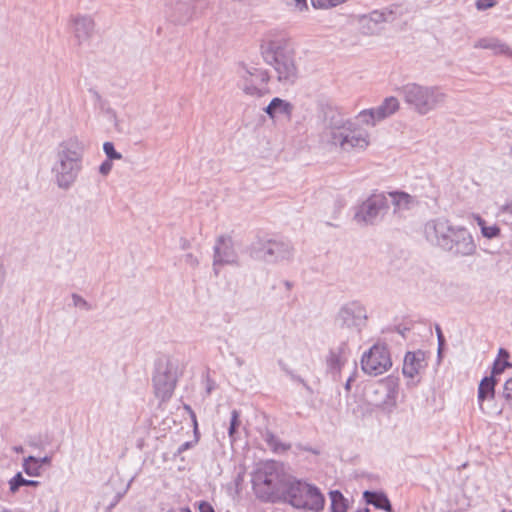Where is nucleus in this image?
I'll return each instance as SVG.
<instances>
[{
	"label": "nucleus",
	"mask_w": 512,
	"mask_h": 512,
	"mask_svg": "<svg viewBox=\"0 0 512 512\" xmlns=\"http://www.w3.org/2000/svg\"><path fill=\"white\" fill-rule=\"evenodd\" d=\"M37 461L39 463L40 468L42 469L43 465H48V464L51 463V457L45 456V457H42V458H37Z\"/></svg>",
	"instance_id": "a18cd8bd"
},
{
	"label": "nucleus",
	"mask_w": 512,
	"mask_h": 512,
	"mask_svg": "<svg viewBox=\"0 0 512 512\" xmlns=\"http://www.w3.org/2000/svg\"><path fill=\"white\" fill-rule=\"evenodd\" d=\"M192 0H170L166 4V17L173 23H187L193 13L191 7Z\"/></svg>",
	"instance_id": "6ab92c4d"
},
{
	"label": "nucleus",
	"mask_w": 512,
	"mask_h": 512,
	"mask_svg": "<svg viewBox=\"0 0 512 512\" xmlns=\"http://www.w3.org/2000/svg\"><path fill=\"white\" fill-rule=\"evenodd\" d=\"M363 496L365 501L368 504L373 505L375 508L382 509L386 512L392 511L391 503L384 493L375 491H365Z\"/></svg>",
	"instance_id": "bb28decb"
},
{
	"label": "nucleus",
	"mask_w": 512,
	"mask_h": 512,
	"mask_svg": "<svg viewBox=\"0 0 512 512\" xmlns=\"http://www.w3.org/2000/svg\"><path fill=\"white\" fill-rule=\"evenodd\" d=\"M265 441L274 452H284L290 448L289 444L281 443L271 432L265 434Z\"/></svg>",
	"instance_id": "473e14b6"
},
{
	"label": "nucleus",
	"mask_w": 512,
	"mask_h": 512,
	"mask_svg": "<svg viewBox=\"0 0 512 512\" xmlns=\"http://www.w3.org/2000/svg\"><path fill=\"white\" fill-rule=\"evenodd\" d=\"M301 383H303V386L306 387V389H309V386H307V384L304 383V380H301Z\"/></svg>",
	"instance_id": "13d9d810"
},
{
	"label": "nucleus",
	"mask_w": 512,
	"mask_h": 512,
	"mask_svg": "<svg viewBox=\"0 0 512 512\" xmlns=\"http://www.w3.org/2000/svg\"><path fill=\"white\" fill-rule=\"evenodd\" d=\"M73 34L79 43L88 40L94 30V21L89 16H76L72 19Z\"/></svg>",
	"instance_id": "5701e85b"
},
{
	"label": "nucleus",
	"mask_w": 512,
	"mask_h": 512,
	"mask_svg": "<svg viewBox=\"0 0 512 512\" xmlns=\"http://www.w3.org/2000/svg\"><path fill=\"white\" fill-rule=\"evenodd\" d=\"M477 224L481 229L483 237L487 239H493L500 235V228L496 224L488 225L481 217H477Z\"/></svg>",
	"instance_id": "2f4dec72"
},
{
	"label": "nucleus",
	"mask_w": 512,
	"mask_h": 512,
	"mask_svg": "<svg viewBox=\"0 0 512 512\" xmlns=\"http://www.w3.org/2000/svg\"><path fill=\"white\" fill-rule=\"evenodd\" d=\"M241 425L240 412L236 409L231 412L230 424L228 427V436L231 444H233L239 437V427Z\"/></svg>",
	"instance_id": "cd10ccee"
},
{
	"label": "nucleus",
	"mask_w": 512,
	"mask_h": 512,
	"mask_svg": "<svg viewBox=\"0 0 512 512\" xmlns=\"http://www.w3.org/2000/svg\"><path fill=\"white\" fill-rule=\"evenodd\" d=\"M282 501L289 503L296 509L311 512H322L325 505V497L318 487L298 480L293 476Z\"/></svg>",
	"instance_id": "423d86ee"
},
{
	"label": "nucleus",
	"mask_w": 512,
	"mask_h": 512,
	"mask_svg": "<svg viewBox=\"0 0 512 512\" xmlns=\"http://www.w3.org/2000/svg\"><path fill=\"white\" fill-rule=\"evenodd\" d=\"M301 383H303V386L306 387V389H309V386H307V384L304 383V380H301Z\"/></svg>",
	"instance_id": "680f3d73"
},
{
	"label": "nucleus",
	"mask_w": 512,
	"mask_h": 512,
	"mask_svg": "<svg viewBox=\"0 0 512 512\" xmlns=\"http://www.w3.org/2000/svg\"><path fill=\"white\" fill-rule=\"evenodd\" d=\"M495 4L496 2L494 0H477L476 8L478 10H486L488 8L495 6Z\"/></svg>",
	"instance_id": "58836bf2"
},
{
	"label": "nucleus",
	"mask_w": 512,
	"mask_h": 512,
	"mask_svg": "<svg viewBox=\"0 0 512 512\" xmlns=\"http://www.w3.org/2000/svg\"><path fill=\"white\" fill-rule=\"evenodd\" d=\"M112 169V163H111V160H106L104 161L100 166H99V172L102 174V175H107Z\"/></svg>",
	"instance_id": "a19ab883"
},
{
	"label": "nucleus",
	"mask_w": 512,
	"mask_h": 512,
	"mask_svg": "<svg viewBox=\"0 0 512 512\" xmlns=\"http://www.w3.org/2000/svg\"><path fill=\"white\" fill-rule=\"evenodd\" d=\"M301 383H303V386L306 387V389H309V386H307V384L304 383V380H301Z\"/></svg>",
	"instance_id": "052dcab7"
},
{
	"label": "nucleus",
	"mask_w": 512,
	"mask_h": 512,
	"mask_svg": "<svg viewBox=\"0 0 512 512\" xmlns=\"http://www.w3.org/2000/svg\"><path fill=\"white\" fill-rule=\"evenodd\" d=\"M29 445H30L31 447H34V448H38V447H39L38 443H37L36 441H32V440H31V441H29Z\"/></svg>",
	"instance_id": "6e6d98bb"
},
{
	"label": "nucleus",
	"mask_w": 512,
	"mask_h": 512,
	"mask_svg": "<svg viewBox=\"0 0 512 512\" xmlns=\"http://www.w3.org/2000/svg\"><path fill=\"white\" fill-rule=\"evenodd\" d=\"M168 512H191L189 508L171 509Z\"/></svg>",
	"instance_id": "3c124183"
},
{
	"label": "nucleus",
	"mask_w": 512,
	"mask_h": 512,
	"mask_svg": "<svg viewBox=\"0 0 512 512\" xmlns=\"http://www.w3.org/2000/svg\"><path fill=\"white\" fill-rule=\"evenodd\" d=\"M453 226L445 218L429 220L424 225V235L428 242L443 249L449 243V235L453 232Z\"/></svg>",
	"instance_id": "2eb2a0df"
},
{
	"label": "nucleus",
	"mask_w": 512,
	"mask_h": 512,
	"mask_svg": "<svg viewBox=\"0 0 512 512\" xmlns=\"http://www.w3.org/2000/svg\"><path fill=\"white\" fill-rule=\"evenodd\" d=\"M190 447V443L189 442H185L183 443L179 448H178V452L181 453L183 451H185L186 449H188Z\"/></svg>",
	"instance_id": "09e8293b"
},
{
	"label": "nucleus",
	"mask_w": 512,
	"mask_h": 512,
	"mask_svg": "<svg viewBox=\"0 0 512 512\" xmlns=\"http://www.w3.org/2000/svg\"><path fill=\"white\" fill-rule=\"evenodd\" d=\"M264 110L270 118H275L278 115H284L290 118L293 111V105L290 102L275 97Z\"/></svg>",
	"instance_id": "b1692460"
},
{
	"label": "nucleus",
	"mask_w": 512,
	"mask_h": 512,
	"mask_svg": "<svg viewBox=\"0 0 512 512\" xmlns=\"http://www.w3.org/2000/svg\"><path fill=\"white\" fill-rule=\"evenodd\" d=\"M394 20V12L388 8L373 10L368 14L357 16L360 32L365 36L378 35L382 31V24Z\"/></svg>",
	"instance_id": "4468645a"
},
{
	"label": "nucleus",
	"mask_w": 512,
	"mask_h": 512,
	"mask_svg": "<svg viewBox=\"0 0 512 512\" xmlns=\"http://www.w3.org/2000/svg\"><path fill=\"white\" fill-rule=\"evenodd\" d=\"M346 1L347 0H311V4L315 9H329L345 3Z\"/></svg>",
	"instance_id": "72a5a7b5"
},
{
	"label": "nucleus",
	"mask_w": 512,
	"mask_h": 512,
	"mask_svg": "<svg viewBox=\"0 0 512 512\" xmlns=\"http://www.w3.org/2000/svg\"><path fill=\"white\" fill-rule=\"evenodd\" d=\"M284 464L265 461L256 465L252 473V488L258 499L264 502H281L291 481Z\"/></svg>",
	"instance_id": "7ed1b4c3"
},
{
	"label": "nucleus",
	"mask_w": 512,
	"mask_h": 512,
	"mask_svg": "<svg viewBox=\"0 0 512 512\" xmlns=\"http://www.w3.org/2000/svg\"><path fill=\"white\" fill-rule=\"evenodd\" d=\"M185 261L191 266H196L198 264L197 258L191 253L185 256Z\"/></svg>",
	"instance_id": "37998d69"
},
{
	"label": "nucleus",
	"mask_w": 512,
	"mask_h": 512,
	"mask_svg": "<svg viewBox=\"0 0 512 512\" xmlns=\"http://www.w3.org/2000/svg\"><path fill=\"white\" fill-rule=\"evenodd\" d=\"M405 104L415 113L424 116L443 106L447 94L437 85H421L411 82L398 89Z\"/></svg>",
	"instance_id": "39448f33"
},
{
	"label": "nucleus",
	"mask_w": 512,
	"mask_h": 512,
	"mask_svg": "<svg viewBox=\"0 0 512 512\" xmlns=\"http://www.w3.org/2000/svg\"><path fill=\"white\" fill-rule=\"evenodd\" d=\"M425 365V353L423 351L407 352L404 358L402 372L404 376L413 379Z\"/></svg>",
	"instance_id": "412c9836"
},
{
	"label": "nucleus",
	"mask_w": 512,
	"mask_h": 512,
	"mask_svg": "<svg viewBox=\"0 0 512 512\" xmlns=\"http://www.w3.org/2000/svg\"><path fill=\"white\" fill-rule=\"evenodd\" d=\"M103 150L108 160H120L122 158V155L115 150L112 142H105L103 144Z\"/></svg>",
	"instance_id": "f704fd0d"
},
{
	"label": "nucleus",
	"mask_w": 512,
	"mask_h": 512,
	"mask_svg": "<svg viewBox=\"0 0 512 512\" xmlns=\"http://www.w3.org/2000/svg\"><path fill=\"white\" fill-rule=\"evenodd\" d=\"M1 512H10V511H8V510H2Z\"/></svg>",
	"instance_id": "e2e57ef3"
},
{
	"label": "nucleus",
	"mask_w": 512,
	"mask_h": 512,
	"mask_svg": "<svg viewBox=\"0 0 512 512\" xmlns=\"http://www.w3.org/2000/svg\"><path fill=\"white\" fill-rule=\"evenodd\" d=\"M331 499L330 512H346V500L338 490H333L329 493Z\"/></svg>",
	"instance_id": "c756f323"
},
{
	"label": "nucleus",
	"mask_w": 512,
	"mask_h": 512,
	"mask_svg": "<svg viewBox=\"0 0 512 512\" xmlns=\"http://www.w3.org/2000/svg\"><path fill=\"white\" fill-rule=\"evenodd\" d=\"M238 74L242 79V89L246 94L261 97L267 92L265 85L269 80V75L266 70L241 65Z\"/></svg>",
	"instance_id": "ddd939ff"
},
{
	"label": "nucleus",
	"mask_w": 512,
	"mask_h": 512,
	"mask_svg": "<svg viewBox=\"0 0 512 512\" xmlns=\"http://www.w3.org/2000/svg\"><path fill=\"white\" fill-rule=\"evenodd\" d=\"M503 397L512 406V378L508 379L504 384Z\"/></svg>",
	"instance_id": "4c0bfd02"
},
{
	"label": "nucleus",
	"mask_w": 512,
	"mask_h": 512,
	"mask_svg": "<svg viewBox=\"0 0 512 512\" xmlns=\"http://www.w3.org/2000/svg\"><path fill=\"white\" fill-rule=\"evenodd\" d=\"M353 381H354V374H353V375H351V376L347 379V381H346V383H345V390H346V391H350V389H351V384H352V382H353Z\"/></svg>",
	"instance_id": "49530a36"
},
{
	"label": "nucleus",
	"mask_w": 512,
	"mask_h": 512,
	"mask_svg": "<svg viewBox=\"0 0 512 512\" xmlns=\"http://www.w3.org/2000/svg\"><path fill=\"white\" fill-rule=\"evenodd\" d=\"M436 333H437V339H438V356L441 357L442 349L445 343V338L442 334L441 328L439 326H436Z\"/></svg>",
	"instance_id": "ea45409f"
},
{
	"label": "nucleus",
	"mask_w": 512,
	"mask_h": 512,
	"mask_svg": "<svg viewBox=\"0 0 512 512\" xmlns=\"http://www.w3.org/2000/svg\"><path fill=\"white\" fill-rule=\"evenodd\" d=\"M356 512H370V510L368 508H364V509H359Z\"/></svg>",
	"instance_id": "4d7b16f0"
},
{
	"label": "nucleus",
	"mask_w": 512,
	"mask_h": 512,
	"mask_svg": "<svg viewBox=\"0 0 512 512\" xmlns=\"http://www.w3.org/2000/svg\"><path fill=\"white\" fill-rule=\"evenodd\" d=\"M449 243L444 250L450 251L455 255L470 256L476 251L472 235L469 231L461 226H455L451 235H449Z\"/></svg>",
	"instance_id": "dca6fc26"
},
{
	"label": "nucleus",
	"mask_w": 512,
	"mask_h": 512,
	"mask_svg": "<svg viewBox=\"0 0 512 512\" xmlns=\"http://www.w3.org/2000/svg\"><path fill=\"white\" fill-rule=\"evenodd\" d=\"M400 108L399 100L396 97L390 96L384 99V101L376 108H373L378 120L382 121L393 114H395Z\"/></svg>",
	"instance_id": "393cba45"
},
{
	"label": "nucleus",
	"mask_w": 512,
	"mask_h": 512,
	"mask_svg": "<svg viewBox=\"0 0 512 512\" xmlns=\"http://www.w3.org/2000/svg\"><path fill=\"white\" fill-rule=\"evenodd\" d=\"M509 366H510L509 362H507V361L501 362L499 359H496L493 364V367H492L491 376H493L495 378L496 375H500L501 373H503L505 368L509 367Z\"/></svg>",
	"instance_id": "e433bc0d"
},
{
	"label": "nucleus",
	"mask_w": 512,
	"mask_h": 512,
	"mask_svg": "<svg viewBox=\"0 0 512 512\" xmlns=\"http://www.w3.org/2000/svg\"><path fill=\"white\" fill-rule=\"evenodd\" d=\"M199 511L200 512H215L212 505L205 501L200 502Z\"/></svg>",
	"instance_id": "79ce46f5"
},
{
	"label": "nucleus",
	"mask_w": 512,
	"mask_h": 512,
	"mask_svg": "<svg viewBox=\"0 0 512 512\" xmlns=\"http://www.w3.org/2000/svg\"><path fill=\"white\" fill-rule=\"evenodd\" d=\"M90 92L93 94V96L96 99H100V95H99V93L96 90L90 89Z\"/></svg>",
	"instance_id": "864d4df0"
},
{
	"label": "nucleus",
	"mask_w": 512,
	"mask_h": 512,
	"mask_svg": "<svg viewBox=\"0 0 512 512\" xmlns=\"http://www.w3.org/2000/svg\"><path fill=\"white\" fill-rule=\"evenodd\" d=\"M284 285L287 290H290L292 288V283L290 281H284Z\"/></svg>",
	"instance_id": "5fc2aeb1"
},
{
	"label": "nucleus",
	"mask_w": 512,
	"mask_h": 512,
	"mask_svg": "<svg viewBox=\"0 0 512 512\" xmlns=\"http://www.w3.org/2000/svg\"><path fill=\"white\" fill-rule=\"evenodd\" d=\"M349 348L347 343L342 342L339 346L333 348L327 357V367L334 373L339 374L344 364L347 362Z\"/></svg>",
	"instance_id": "4be33fe9"
},
{
	"label": "nucleus",
	"mask_w": 512,
	"mask_h": 512,
	"mask_svg": "<svg viewBox=\"0 0 512 512\" xmlns=\"http://www.w3.org/2000/svg\"><path fill=\"white\" fill-rule=\"evenodd\" d=\"M388 208L389 200L386 194H373L358 207L354 218L358 223L374 224Z\"/></svg>",
	"instance_id": "9b49d317"
},
{
	"label": "nucleus",
	"mask_w": 512,
	"mask_h": 512,
	"mask_svg": "<svg viewBox=\"0 0 512 512\" xmlns=\"http://www.w3.org/2000/svg\"><path fill=\"white\" fill-rule=\"evenodd\" d=\"M387 198H390L389 203L393 206V214L396 217H405L406 212L415 209L419 205V201L415 196H412L404 191L389 192Z\"/></svg>",
	"instance_id": "a211bd4d"
},
{
	"label": "nucleus",
	"mask_w": 512,
	"mask_h": 512,
	"mask_svg": "<svg viewBox=\"0 0 512 512\" xmlns=\"http://www.w3.org/2000/svg\"><path fill=\"white\" fill-rule=\"evenodd\" d=\"M178 380V365L170 359H161L156 364L153 376V388L156 398L168 401L174 392Z\"/></svg>",
	"instance_id": "0eeeda50"
},
{
	"label": "nucleus",
	"mask_w": 512,
	"mask_h": 512,
	"mask_svg": "<svg viewBox=\"0 0 512 512\" xmlns=\"http://www.w3.org/2000/svg\"><path fill=\"white\" fill-rule=\"evenodd\" d=\"M474 48L490 50L494 55H504L512 58V48L497 37L487 36L479 38L474 43Z\"/></svg>",
	"instance_id": "aec40b11"
},
{
	"label": "nucleus",
	"mask_w": 512,
	"mask_h": 512,
	"mask_svg": "<svg viewBox=\"0 0 512 512\" xmlns=\"http://www.w3.org/2000/svg\"><path fill=\"white\" fill-rule=\"evenodd\" d=\"M398 383L394 378H386L375 383L369 391L370 402L385 413H392L397 406Z\"/></svg>",
	"instance_id": "1a4fd4ad"
},
{
	"label": "nucleus",
	"mask_w": 512,
	"mask_h": 512,
	"mask_svg": "<svg viewBox=\"0 0 512 512\" xmlns=\"http://www.w3.org/2000/svg\"><path fill=\"white\" fill-rule=\"evenodd\" d=\"M264 61L271 65L279 82L293 84L298 77L295 51L291 42L283 36L267 37L260 46Z\"/></svg>",
	"instance_id": "20e7f679"
},
{
	"label": "nucleus",
	"mask_w": 512,
	"mask_h": 512,
	"mask_svg": "<svg viewBox=\"0 0 512 512\" xmlns=\"http://www.w3.org/2000/svg\"><path fill=\"white\" fill-rule=\"evenodd\" d=\"M253 256L266 263H279L291 259L293 249L286 241L270 239L259 242V247L254 248Z\"/></svg>",
	"instance_id": "f8f14e48"
},
{
	"label": "nucleus",
	"mask_w": 512,
	"mask_h": 512,
	"mask_svg": "<svg viewBox=\"0 0 512 512\" xmlns=\"http://www.w3.org/2000/svg\"><path fill=\"white\" fill-rule=\"evenodd\" d=\"M499 357L506 359L509 357V353L504 348H500L499 349Z\"/></svg>",
	"instance_id": "de8ad7c7"
},
{
	"label": "nucleus",
	"mask_w": 512,
	"mask_h": 512,
	"mask_svg": "<svg viewBox=\"0 0 512 512\" xmlns=\"http://www.w3.org/2000/svg\"><path fill=\"white\" fill-rule=\"evenodd\" d=\"M72 301L75 307H79L86 311L91 310V305L82 296L76 293L72 294Z\"/></svg>",
	"instance_id": "c9c22d12"
},
{
	"label": "nucleus",
	"mask_w": 512,
	"mask_h": 512,
	"mask_svg": "<svg viewBox=\"0 0 512 512\" xmlns=\"http://www.w3.org/2000/svg\"><path fill=\"white\" fill-rule=\"evenodd\" d=\"M185 409L190 412L194 424L197 425L196 416H195L194 412L191 410V408L189 406H185Z\"/></svg>",
	"instance_id": "8fccbe9b"
},
{
	"label": "nucleus",
	"mask_w": 512,
	"mask_h": 512,
	"mask_svg": "<svg viewBox=\"0 0 512 512\" xmlns=\"http://www.w3.org/2000/svg\"><path fill=\"white\" fill-rule=\"evenodd\" d=\"M496 379L493 376L484 377L478 387V402L483 409V402L487 399H493L495 394Z\"/></svg>",
	"instance_id": "a878e982"
},
{
	"label": "nucleus",
	"mask_w": 512,
	"mask_h": 512,
	"mask_svg": "<svg viewBox=\"0 0 512 512\" xmlns=\"http://www.w3.org/2000/svg\"><path fill=\"white\" fill-rule=\"evenodd\" d=\"M13 450L16 452V453H22L23 452V447L22 446H15L13 448Z\"/></svg>",
	"instance_id": "603ef678"
},
{
	"label": "nucleus",
	"mask_w": 512,
	"mask_h": 512,
	"mask_svg": "<svg viewBox=\"0 0 512 512\" xmlns=\"http://www.w3.org/2000/svg\"><path fill=\"white\" fill-rule=\"evenodd\" d=\"M378 122L380 120L377 119L373 108L361 111L356 116V122H351L335 113L329 118L324 133L332 144L339 146L344 151L362 150L370 144V135L357 125L361 123L375 126Z\"/></svg>",
	"instance_id": "f257e3e1"
},
{
	"label": "nucleus",
	"mask_w": 512,
	"mask_h": 512,
	"mask_svg": "<svg viewBox=\"0 0 512 512\" xmlns=\"http://www.w3.org/2000/svg\"><path fill=\"white\" fill-rule=\"evenodd\" d=\"M301 383H303V386L306 387V389H309V386H307V384L304 383V380H301Z\"/></svg>",
	"instance_id": "bf43d9fd"
},
{
	"label": "nucleus",
	"mask_w": 512,
	"mask_h": 512,
	"mask_svg": "<svg viewBox=\"0 0 512 512\" xmlns=\"http://www.w3.org/2000/svg\"><path fill=\"white\" fill-rule=\"evenodd\" d=\"M392 366L390 352L387 346L373 345L361 357V369L370 376H378L388 371Z\"/></svg>",
	"instance_id": "9d476101"
},
{
	"label": "nucleus",
	"mask_w": 512,
	"mask_h": 512,
	"mask_svg": "<svg viewBox=\"0 0 512 512\" xmlns=\"http://www.w3.org/2000/svg\"><path fill=\"white\" fill-rule=\"evenodd\" d=\"M237 254L232 246L230 238L221 236L217 239L214 246L213 270L216 275L219 274L218 266L225 264H236Z\"/></svg>",
	"instance_id": "f3484780"
},
{
	"label": "nucleus",
	"mask_w": 512,
	"mask_h": 512,
	"mask_svg": "<svg viewBox=\"0 0 512 512\" xmlns=\"http://www.w3.org/2000/svg\"><path fill=\"white\" fill-rule=\"evenodd\" d=\"M85 151V143L76 136L69 137L58 144L52 166L58 188L68 190L76 183L83 168Z\"/></svg>",
	"instance_id": "f03ea898"
},
{
	"label": "nucleus",
	"mask_w": 512,
	"mask_h": 512,
	"mask_svg": "<svg viewBox=\"0 0 512 512\" xmlns=\"http://www.w3.org/2000/svg\"><path fill=\"white\" fill-rule=\"evenodd\" d=\"M367 320V309L359 301H349L343 304L335 317V323L339 328L357 333L366 327Z\"/></svg>",
	"instance_id": "6e6552de"
},
{
	"label": "nucleus",
	"mask_w": 512,
	"mask_h": 512,
	"mask_svg": "<svg viewBox=\"0 0 512 512\" xmlns=\"http://www.w3.org/2000/svg\"><path fill=\"white\" fill-rule=\"evenodd\" d=\"M24 472L31 477H37L41 475V468L37 461V458L34 456H28L23 459L22 464Z\"/></svg>",
	"instance_id": "7c9ffc66"
},
{
	"label": "nucleus",
	"mask_w": 512,
	"mask_h": 512,
	"mask_svg": "<svg viewBox=\"0 0 512 512\" xmlns=\"http://www.w3.org/2000/svg\"><path fill=\"white\" fill-rule=\"evenodd\" d=\"M38 485H39V481L25 479L21 472H18L9 481V489L13 494L16 493L21 486L36 487Z\"/></svg>",
	"instance_id": "c85d7f7f"
},
{
	"label": "nucleus",
	"mask_w": 512,
	"mask_h": 512,
	"mask_svg": "<svg viewBox=\"0 0 512 512\" xmlns=\"http://www.w3.org/2000/svg\"><path fill=\"white\" fill-rule=\"evenodd\" d=\"M296 3V6L299 8L300 11L307 10V0H294Z\"/></svg>",
	"instance_id": "c03bdc74"
}]
</instances>
